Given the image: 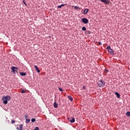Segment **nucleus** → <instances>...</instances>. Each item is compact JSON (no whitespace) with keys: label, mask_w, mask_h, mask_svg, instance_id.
I'll return each mask as SVG.
<instances>
[{"label":"nucleus","mask_w":130,"mask_h":130,"mask_svg":"<svg viewBox=\"0 0 130 130\" xmlns=\"http://www.w3.org/2000/svg\"><path fill=\"white\" fill-rule=\"evenodd\" d=\"M16 129H18V130H19V128L17 127L16 128Z\"/></svg>","instance_id":"obj_28"},{"label":"nucleus","mask_w":130,"mask_h":130,"mask_svg":"<svg viewBox=\"0 0 130 130\" xmlns=\"http://www.w3.org/2000/svg\"><path fill=\"white\" fill-rule=\"evenodd\" d=\"M66 5L67 4H61V5L57 6V9H61V7H64V6Z\"/></svg>","instance_id":"obj_9"},{"label":"nucleus","mask_w":130,"mask_h":130,"mask_svg":"<svg viewBox=\"0 0 130 130\" xmlns=\"http://www.w3.org/2000/svg\"><path fill=\"white\" fill-rule=\"evenodd\" d=\"M68 120H69L70 122H71L72 123L75 122V118H74V117H70H70H68Z\"/></svg>","instance_id":"obj_6"},{"label":"nucleus","mask_w":130,"mask_h":130,"mask_svg":"<svg viewBox=\"0 0 130 130\" xmlns=\"http://www.w3.org/2000/svg\"><path fill=\"white\" fill-rule=\"evenodd\" d=\"M2 100L3 101V103L4 104H8V102L11 100V96L9 95H7L2 98Z\"/></svg>","instance_id":"obj_1"},{"label":"nucleus","mask_w":130,"mask_h":130,"mask_svg":"<svg viewBox=\"0 0 130 130\" xmlns=\"http://www.w3.org/2000/svg\"><path fill=\"white\" fill-rule=\"evenodd\" d=\"M82 31H86V27L83 26V27H82Z\"/></svg>","instance_id":"obj_18"},{"label":"nucleus","mask_w":130,"mask_h":130,"mask_svg":"<svg viewBox=\"0 0 130 130\" xmlns=\"http://www.w3.org/2000/svg\"><path fill=\"white\" fill-rule=\"evenodd\" d=\"M115 95L117 96V98H120V94L118 92H115Z\"/></svg>","instance_id":"obj_10"},{"label":"nucleus","mask_w":130,"mask_h":130,"mask_svg":"<svg viewBox=\"0 0 130 130\" xmlns=\"http://www.w3.org/2000/svg\"><path fill=\"white\" fill-rule=\"evenodd\" d=\"M23 3H24V5H26V4H25V3L24 2H23Z\"/></svg>","instance_id":"obj_30"},{"label":"nucleus","mask_w":130,"mask_h":130,"mask_svg":"<svg viewBox=\"0 0 130 130\" xmlns=\"http://www.w3.org/2000/svg\"><path fill=\"white\" fill-rule=\"evenodd\" d=\"M20 76H26V73L24 72H20Z\"/></svg>","instance_id":"obj_15"},{"label":"nucleus","mask_w":130,"mask_h":130,"mask_svg":"<svg viewBox=\"0 0 130 130\" xmlns=\"http://www.w3.org/2000/svg\"><path fill=\"white\" fill-rule=\"evenodd\" d=\"M26 91L25 90L22 89L20 93H25Z\"/></svg>","instance_id":"obj_22"},{"label":"nucleus","mask_w":130,"mask_h":130,"mask_svg":"<svg viewBox=\"0 0 130 130\" xmlns=\"http://www.w3.org/2000/svg\"><path fill=\"white\" fill-rule=\"evenodd\" d=\"M74 9H75V10H78V9H80V8H79V7H78L77 6H75V7H74Z\"/></svg>","instance_id":"obj_21"},{"label":"nucleus","mask_w":130,"mask_h":130,"mask_svg":"<svg viewBox=\"0 0 130 130\" xmlns=\"http://www.w3.org/2000/svg\"><path fill=\"white\" fill-rule=\"evenodd\" d=\"M126 116H128V117H129L130 116V112H127L126 113Z\"/></svg>","instance_id":"obj_16"},{"label":"nucleus","mask_w":130,"mask_h":130,"mask_svg":"<svg viewBox=\"0 0 130 130\" xmlns=\"http://www.w3.org/2000/svg\"><path fill=\"white\" fill-rule=\"evenodd\" d=\"M82 89H84V90H85V89H86V86H83Z\"/></svg>","instance_id":"obj_27"},{"label":"nucleus","mask_w":130,"mask_h":130,"mask_svg":"<svg viewBox=\"0 0 130 130\" xmlns=\"http://www.w3.org/2000/svg\"><path fill=\"white\" fill-rule=\"evenodd\" d=\"M107 49L108 50L109 52H110V53H111V54H113L114 52H113V50H112V49H111V47L110 46H108L107 47Z\"/></svg>","instance_id":"obj_4"},{"label":"nucleus","mask_w":130,"mask_h":130,"mask_svg":"<svg viewBox=\"0 0 130 130\" xmlns=\"http://www.w3.org/2000/svg\"><path fill=\"white\" fill-rule=\"evenodd\" d=\"M11 70L12 73H13V74H16V72H17V73H18V68L16 67H12Z\"/></svg>","instance_id":"obj_3"},{"label":"nucleus","mask_w":130,"mask_h":130,"mask_svg":"<svg viewBox=\"0 0 130 130\" xmlns=\"http://www.w3.org/2000/svg\"><path fill=\"white\" fill-rule=\"evenodd\" d=\"M105 73H106V74H107V73H108V70L107 69H105Z\"/></svg>","instance_id":"obj_23"},{"label":"nucleus","mask_w":130,"mask_h":130,"mask_svg":"<svg viewBox=\"0 0 130 130\" xmlns=\"http://www.w3.org/2000/svg\"><path fill=\"white\" fill-rule=\"evenodd\" d=\"M81 22L84 23V24H88L89 22V20L86 18H83L81 19Z\"/></svg>","instance_id":"obj_5"},{"label":"nucleus","mask_w":130,"mask_h":130,"mask_svg":"<svg viewBox=\"0 0 130 130\" xmlns=\"http://www.w3.org/2000/svg\"><path fill=\"white\" fill-rule=\"evenodd\" d=\"M98 85L100 88H103V87L105 86V81H103V80H101L98 81Z\"/></svg>","instance_id":"obj_2"},{"label":"nucleus","mask_w":130,"mask_h":130,"mask_svg":"<svg viewBox=\"0 0 130 130\" xmlns=\"http://www.w3.org/2000/svg\"><path fill=\"white\" fill-rule=\"evenodd\" d=\"M100 45H102V44H101V43H100Z\"/></svg>","instance_id":"obj_29"},{"label":"nucleus","mask_w":130,"mask_h":130,"mask_svg":"<svg viewBox=\"0 0 130 130\" xmlns=\"http://www.w3.org/2000/svg\"><path fill=\"white\" fill-rule=\"evenodd\" d=\"M19 130H23V124H20L19 125Z\"/></svg>","instance_id":"obj_13"},{"label":"nucleus","mask_w":130,"mask_h":130,"mask_svg":"<svg viewBox=\"0 0 130 130\" xmlns=\"http://www.w3.org/2000/svg\"><path fill=\"white\" fill-rule=\"evenodd\" d=\"M30 121V119H26V123H29Z\"/></svg>","instance_id":"obj_17"},{"label":"nucleus","mask_w":130,"mask_h":130,"mask_svg":"<svg viewBox=\"0 0 130 130\" xmlns=\"http://www.w3.org/2000/svg\"><path fill=\"white\" fill-rule=\"evenodd\" d=\"M101 2H102V3H104V4H106V5H108V4H109V0H101Z\"/></svg>","instance_id":"obj_7"},{"label":"nucleus","mask_w":130,"mask_h":130,"mask_svg":"<svg viewBox=\"0 0 130 130\" xmlns=\"http://www.w3.org/2000/svg\"><path fill=\"white\" fill-rule=\"evenodd\" d=\"M15 120H12V121H11V123L13 124V123H15Z\"/></svg>","instance_id":"obj_25"},{"label":"nucleus","mask_w":130,"mask_h":130,"mask_svg":"<svg viewBox=\"0 0 130 130\" xmlns=\"http://www.w3.org/2000/svg\"><path fill=\"white\" fill-rule=\"evenodd\" d=\"M57 107H58V105H57V103L55 102L54 103V108H57Z\"/></svg>","instance_id":"obj_14"},{"label":"nucleus","mask_w":130,"mask_h":130,"mask_svg":"<svg viewBox=\"0 0 130 130\" xmlns=\"http://www.w3.org/2000/svg\"><path fill=\"white\" fill-rule=\"evenodd\" d=\"M35 121H36V119L35 118H31V122H35Z\"/></svg>","instance_id":"obj_19"},{"label":"nucleus","mask_w":130,"mask_h":130,"mask_svg":"<svg viewBox=\"0 0 130 130\" xmlns=\"http://www.w3.org/2000/svg\"><path fill=\"white\" fill-rule=\"evenodd\" d=\"M86 32L87 33H88V34H91V32L90 31V30H88Z\"/></svg>","instance_id":"obj_26"},{"label":"nucleus","mask_w":130,"mask_h":130,"mask_svg":"<svg viewBox=\"0 0 130 130\" xmlns=\"http://www.w3.org/2000/svg\"><path fill=\"white\" fill-rule=\"evenodd\" d=\"M58 90H59L60 91V92H63V90H62V89L60 87L58 88Z\"/></svg>","instance_id":"obj_20"},{"label":"nucleus","mask_w":130,"mask_h":130,"mask_svg":"<svg viewBox=\"0 0 130 130\" xmlns=\"http://www.w3.org/2000/svg\"><path fill=\"white\" fill-rule=\"evenodd\" d=\"M68 99H69V100H70V101H73L74 100V99H73V97H72V96L71 95H69L68 96Z\"/></svg>","instance_id":"obj_11"},{"label":"nucleus","mask_w":130,"mask_h":130,"mask_svg":"<svg viewBox=\"0 0 130 130\" xmlns=\"http://www.w3.org/2000/svg\"><path fill=\"white\" fill-rule=\"evenodd\" d=\"M34 130H39V127H36L35 128Z\"/></svg>","instance_id":"obj_24"},{"label":"nucleus","mask_w":130,"mask_h":130,"mask_svg":"<svg viewBox=\"0 0 130 130\" xmlns=\"http://www.w3.org/2000/svg\"><path fill=\"white\" fill-rule=\"evenodd\" d=\"M88 12H89V9H85L84 11V14L85 15H86V14H87V13H88Z\"/></svg>","instance_id":"obj_12"},{"label":"nucleus","mask_w":130,"mask_h":130,"mask_svg":"<svg viewBox=\"0 0 130 130\" xmlns=\"http://www.w3.org/2000/svg\"><path fill=\"white\" fill-rule=\"evenodd\" d=\"M35 69H36V72H37V73H40V70H39V69H38V67H37V66L35 65L34 66Z\"/></svg>","instance_id":"obj_8"}]
</instances>
